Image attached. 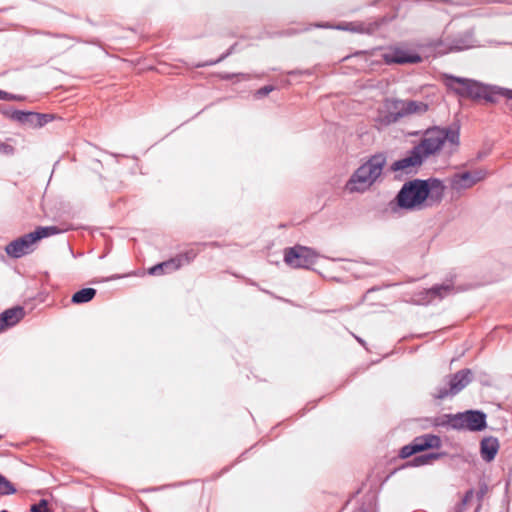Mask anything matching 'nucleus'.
I'll use <instances>...</instances> for the list:
<instances>
[{"instance_id": "obj_1", "label": "nucleus", "mask_w": 512, "mask_h": 512, "mask_svg": "<svg viewBox=\"0 0 512 512\" xmlns=\"http://www.w3.org/2000/svg\"><path fill=\"white\" fill-rule=\"evenodd\" d=\"M445 187L437 178L413 179L405 182L398 191L395 202L406 211H421L439 203Z\"/></svg>"}, {"instance_id": "obj_2", "label": "nucleus", "mask_w": 512, "mask_h": 512, "mask_svg": "<svg viewBox=\"0 0 512 512\" xmlns=\"http://www.w3.org/2000/svg\"><path fill=\"white\" fill-rule=\"evenodd\" d=\"M444 77L447 88L462 98L496 103L498 97L501 96V87L485 85L476 80L453 75L446 74Z\"/></svg>"}, {"instance_id": "obj_3", "label": "nucleus", "mask_w": 512, "mask_h": 512, "mask_svg": "<svg viewBox=\"0 0 512 512\" xmlns=\"http://www.w3.org/2000/svg\"><path fill=\"white\" fill-rule=\"evenodd\" d=\"M386 164L383 154H375L358 167L346 183V189L351 192L368 190L382 175Z\"/></svg>"}, {"instance_id": "obj_4", "label": "nucleus", "mask_w": 512, "mask_h": 512, "mask_svg": "<svg viewBox=\"0 0 512 512\" xmlns=\"http://www.w3.org/2000/svg\"><path fill=\"white\" fill-rule=\"evenodd\" d=\"M459 137L458 129L433 127L424 132L423 138L415 147L427 159L429 156L440 151L446 142L457 146L459 144Z\"/></svg>"}, {"instance_id": "obj_5", "label": "nucleus", "mask_w": 512, "mask_h": 512, "mask_svg": "<svg viewBox=\"0 0 512 512\" xmlns=\"http://www.w3.org/2000/svg\"><path fill=\"white\" fill-rule=\"evenodd\" d=\"M473 379L469 368L461 369L454 374L445 376L434 388L432 397L437 400L451 398L460 393Z\"/></svg>"}, {"instance_id": "obj_6", "label": "nucleus", "mask_w": 512, "mask_h": 512, "mask_svg": "<svg viewBox=\"0 0 512 512\" xmlns=\"http://www.w3.org/2000/svg\"><path fill=\"white\" fill-rule=\"evenodd\" d=\"M318 254L311 248L301 245L286 248L284 261L292 268L309 269L316 263Z\"/></svg>"}, {"instance_id": "obj_7", "label": "nucleus", "mask_w": 512, "mask_h": 512, "mask_svg": "<svg viewBox=\"0 0 512 512\" xmlns=\"http://www.w3.org/2000/svg\"><path fill=\"white\" fill-rule=\"evenodd\" d=\"M454 423L457 430L482 431L487 426V416L480 410H468L457 413Z\"/></svg>"}, {"instance_id": "obj_8", "label": "nucleus", "mask_w": 512, "mask_h": 512, "mask_svg": "<svg viewBox=\"0 0 512 512\" xmlns=\"http://www.w3.org/2000/svg\"><path fill=\"white\" fill-rule=\"evenodd\" d=\"M37 241L38 240L33 231L11 241L5 247V251L10 257L20 258L31 253L34 250V244Z\"/></svg>"}, {"instance_id": "obj_9", "label": "nucleus", "mask_w": 512, "mask_h": 512, "mask_svg": "<svg viewBox=\"0 0 512 512\" xmlns=\"http://www.w3.org/2000/svg\"><path fill=\"white\" fill-rule=\"evenodd\" d=\"M486 177V172L483 170H476L474 172L456 173L451 177L450 185L455 191H461L471 188L479 181Z\"/></svg>"}, {"instance_id": "obj_10", "label": "nucleus", "mask_w": 512, "mask_h": 512, "mask_svg": "<svg viewBox=\"0 0 512 512\" xmlns=\"http://www.w3.org/2000/svg\"><path fill=\"white\" fill-rule=\"evenodd\" d=\"M403 118V114L401 113L398 105H396V100H386L385 102V110L379 111L377 117L375 118V123L378 129L387 127L391 124L397 123L400 119Z\"/></svg>"}, {"instance_id": "obj_11", "label": "nucleus", "mask_w": 512, "mask_h": 512, "mask_svg": "<svg viewBox=\"0 0 512 512\" xmlns=\"http://www.w3.org/2000/svg\"><path fill=\"white\" fill-rule=\"evenodd\" d=\"M386 64H416L421 62V56L401 48H392L383 54Z\"/></svg>"}, {"instance_id": "obj_12", "label": "nucleus", "mask_w": 512, "mask_h": 512, "mask_svg": "<svg viewBox=\"0 0 512 512\" xmlns=\"http://www.w3.org/2000/svg\"><path fill=\"white\" fill-rule=\"evenodd\" d=\"M424 160L425 158L419 152L418 148L414 146L405 157L395 161L392 164L391 169L393 171H404L406 173H410L414 169L420 167Z\"/></svg>"}, {"instance_id": "obj_13", "label": "nucleus", "mask_w": 512, "mask_h": 512, "mask_svg": "<svg viewBox=\"0 0 512 512\" xmlns=\"http://www.w3.org/2000/svg\"><path fill=\"white\" fill-rule=\"evenodd\" d=\"M403 118L409 115H422L429 109V105L422 101L395 99Z\"/></svg>"}, {"instance_id": "obj_14", "label": "nucleus", "mask_w": 512, "mask_h": 512, "mask_svg": "<svg viewBox=\"0 0 512 512\" xmlns=\"http://www.w3.org/2000/svg\"><path fill=\"white\" fill-rule=\"evenodd\" d=\"M499 450V441L496 437H484L480 442L481 458L486 462L494 460Z\"/></svg>"}, {"instance_id": "obj_15", "label": "nucleus", "mask_w": 512, "mask_h": 512, "mask_svg": "<svg viewBox=\"0 0 512 512\" xmlns=\"http://www.w3.org/2000/svg\"><path fill=\"white\" fill-rule=\"evenodd\" d=\"M24 317V310L21 307H14L5 310L0 314V332L8 327L17 324Z\"/></svg>"}, {"instance_id": "obj_16", "label": "nucleus", "mask_w": 512, "mask_h": 512, "mask_svg": "<svg viewBox=\"0 0 512 512\" xmlns=\"http://www.w3.org/2000/svg\"><path fill=\"white\" fill-rule=\"evenodd\" d=\"M451 43L453 52L462 51L474 47L475 39L472 31L467 30L451 38Z\"/></svg>"}, {"instance_id": "obj_17", "label": "nucleus", "mask_w": 512, "mask_h": 512, "mask_svg": "<svg viewBox=\"0 0 512 512\" xmlns=\"http://www.w3.org/2000/svg\"><path fill=\"white\" fill-rule=\"evenodd\" d=\"M412 442L415 446L417 453L430 448H439L441 446L440 437L432 434H426L416 437Z\"/></svg>"}, {"instance_id": "obj_18", "label": "nucleus", "mask_w": 512, "mask_h": 512, "mask_svg": "<svg viewBox=\"0 0 512 512\" xmlns=\"http://www.w3.org/2000/svg\"><path fill=\"white\" fill-rule=\"evenodd\" d=\"M178 269H179V262H178V260H175L173 257L167 261H164V262L154 265L153 267H151L149 269L148 272L150 275H162L164 273H171Z\"/></svg>"}, {"instance_id": "obj_19", "label": "nucleus", "mask_w": 512, "mask_h": 512, "mask_svg": "<svg viewBox=\"0 0 512 512\" xmlns=\"http://www.w3.org/2000/svg\"><path fill=\"white\" fill-rule=\"evenodd\" d=\"M454 292V285L453 283L446 282L442 283L440 285H435L429 290H427V294L430 296V299L439 298L442 299L445 296L451 294Z\"/></svg>"}, {"instance_id": "obj_20", "label": "nucleus", "mask_w": 512, "mask_h": 512, "mask_svg": "<svg viewBox=\"0 0 512 512\" xmlns=\"http://www.w3.org/2000/svg\"><path fill=\"white\" fill-rule=\"evenodd\" d=\"M35 112L15 110L11 111L10 119L24 125L34 127Z\"/></svg>"}, {"instance_id": "obj_21", "label": "nucleus", "mask_w": 512, "mask_h": 512, "mask_svg": "<svg viewBox=\"0 0 512 512\" xmlns=\"http://www.w3.org/2000/svg\"><path fill=\"white\" fill-rule=\"evenodd\" d=\"M96 295V290L94 288H83L72 296V303L74 304H83L91 301Z\"/></svg>"}, {"instance_id": "obj_22", "label": "nucleus", "mask_w": 512, "mask_h": 512, "mask_svg": "<svg viewBox=\"0 0 512 512\" xmlns=\"http://www.w3.org/2000/svg\"><path fill=\"white\" fill-rule=\"evenodd\" d=\"M457 418L456 414H443L432 419V425L435 427H450L457 430V426L454 423Z\"/></svg>"}, {"instance_id": "obj_23", "label": "nucleus", "mask_w": 512, "mask_h": 512, "mask_svg": "<svg viewBox=\"0 0 512 512\" xmlns=\"http://www.w3.org/2000/svg\"><path fill=\"white\" fill-rule=\"evenodd\" d=\"M429 46L437 53V54H446L449 52H453L451 39H436L429 43Z\"/></svg>"}, {"instance_id": "obj_24", "label": "nucleus", "mask_w": 512, "mask_h": 512, "mask_svg": "<svg viewBox=\"0 0 512 512\" xmlns=\"http://www.w3.org/2000/svg\"><path fill=\"white\" fill-rule=\"evenodd\" d=\"M440 456H441L440 453H434V452L419 455L411 460L410 465L415 466V467L426 465V464L431 463L433 460L440 458Z\"/></svg>"}, {"instance_id": "obj_25", "label": "nucleus", "mask_w": 512, "mask_h": 512, "mask_svg": "<svg viewBox=\"0 0 512 512\" xmlns=\"http://www.w3.org/2000/svg\"><path fill=\"white\" fill-rule=\"evenodd\" d=\"M61 232L62 230L59 229L57 226H40L34 231V234L37 240H41L42 238L53 236Z\"/></svg>"}, {"instance_id": "obj_26", "label": "nucleus", "mask_w": 512, "mask_h": 512, "mask_svg": "<svg viewBox=\"0 0 512 512\" xmlns=\"http://www.w3.org/2000/svg\"><path fill=\"white\" fill-rule=\"evenodd\" d=\"M336 28L339 30H349V31L359 32V33H371L372 32V29L366 28L363 24L349 23V24H346L345 26L338 25Z\"/></svg>"}, {"instance_id": "obj_27", "label": "nucleus", "mask_w": 512, "mask_h": 512, "mask_svg": "<svg viewBox=\"0 0 512 512\" xmlns=\"http://www.w3.org/2000/svg\"><path fill=\"white\" fill-rule=\"evenodd\" d=\"M196 257V253L193 250L187 251L185 253H180L174 257L175 260L179 262V269L186 264L191 263Z\"/></svg>"}, {"instance_id": "obj_28", "label": "nucleus", "mask_w": 512, "mask_h": 512, "mask_svg": "<svg viewBox=\"0 0 512 512\" xmlns=\"http://www.w3.org/2000/svg\"><path fill=\"white\" fill-rule=\"evenodd\" d=\"M16 492L13 484L4 476L0 475V495H10Z\"/></svg>"}, {"instance_id": "obj_29", "label": "nucleus", "mask_w": 512, "mask_h": 512, "mask_svg": "<svg viewBox=\"0 0 512 512\" xmlns=\"http://www.w3.org/2000/svg\"><path fill=\"white\" fill-rule=\"evenodd\" d=\"M30 512H52V510L48 507V501L41 499L30 507Z\"/></svg>"}, {"instance_id": "obj_30", "label": "nucleus", "mask_w": 512, "mask_h": 512, "mask_svg": "<svg viewBox=\"0 0 512 512\" xmlns=\"http://www.w3.org/2000/svg\"><path fill=\"white\" fill-rule=\"evenodd\" d=\"M35 116L36 117H34V127H42L52 119V116L49 114H41L35 112Z\"/></svg>"}, {"instance_id": "obj_31", "label": "nucleus", "mask_w": 512, "mask_h": 512, "mask_svg": "<svg viewBox=\"0 0 512 512\" xmlns=\"http://www.w3.org/2000/svg\"><path fill=\"white\" fill-rule=\"evenodd\" d=\"M417 453L415 446L413 442H411L409 445H406L401 448L399 456L403 459L408 458L412 456L413 454Z\"/></svg>"}, {"instance_id": "obj_32", "label": "nucleus", "mask_w": 512, "mask_h": 512, "mask_svg": "<svg viewBox=\"0 0 512 512\" xmlns=\"http://www.w3.org/2000/svg\"><path fill=\"white\" fill-rule=\"evenodd\" d=\"M274 90V86L272 85H266L262 88H260L259 90H257L256 92V97H264L266 95H268L270 92H272Z\"/></svg>"}, {"instance_id": "obj_33", "label": "nucleus", "mask_w": 512, "mask_h": 512, "mask_svg": "<svg viewBox=\"0 0 512 512\" xmlns=\"http://www.w3.org/2000/svg\"><path fill=\"white\" fill-rule=\"evenodd\" d=\"M13 147L6 143H0V152L3 154H12L13 153Z\"/></svg>"}, {"instance_id": "obj_34", "label": "nucleus", "mask_w": 512, "mask_h": 512, "mask_svg": "<svg viewBox=\"0 0 512 512\" xmlns=\"http://www.w3.org/2000/svg\"><path fill=\"white\" fill-rule=\"evenodd\" d=\"M501 96L505 97L508 100H512V90L502 88Z\"/></svg>"}, {"instance_id": "obj_35", "label": "nucleus", "mask_w": 512, "mask_h": 512, "mask_svg": "<svg viewBox=\"0 0 512 512\" xmlns=\"http://www.w3.org/2000/svg\"><path fill=\"white\" fill-rule=\"evenodd\" d=\"M472 497H473V490H468V491L465 493L464 497H463V500H462V501H463V504H464V505H465V504H467V503L470 501V499H471Z\"/></svg>"}, {"instance_id": "obj_36", "label": "nucleus", "mask_w": 512, "mask_h": 512, "mask_svg": "<svg viewBox=\"0 0 512 512\" xmlns=\"http://www.w3.org/2000/svg\"><path fill=\"white\" fill-rule=\"evenodd\" d=\"M231 50H232V48L227 53L222 55L219 59H217L216 61L209 62V63H207V65H213V64H216V63L222 61L224 58H226L231 53Z\"/></svg>"}, {"instance_id": "obj_37", "label": "nucleus", "mask_w": 512, "mask_h": 512, "mask_svg": "<svg viewBox=\"0 0 512 512\" xmlns=\"http://www.w3.org/2000/svg\"><path fill=\"white\" fill-rule=\"evenodd\" d=\"M21 99H22V97H20V96H16V95L8 93V96L6 97L5 100H21Z\"/></svg>"}, {"instance_id": "obj_38", "label": "nucleus", "mask_w": 512, "mask_h": 512, "mask_svg": "<svg viewBox=\"0 0 512 512\" xmlns=\"http://www.w3.org/2000/svg\"><path fill=\"white\" fill-rule=\"evenodd\" d=\"M11 111H14L13 109H4L3 114L10 118Z\"/></svg>"}, {"instance_id": "obj_39", "label": "nucleus", "mask_w": 512, "mask_h": 512, "mask_svg": "<svg viewBox=\"0 0 512 512\" xmlns=\"http://www.w3.org/2000/svg\"><path fill=\"white\" fill-rule=\"evenodd\" d=\"M7 96H8L7 92L0 90V99H6Z\"/></svg>"}, {"instance_id": "obj_40", "label": "nucleus", "mask_w": 512, "mask_h": 512, "mask_svg": "<svg viewBox=\"0 0 512 512\" xmlns=\"http://www.w3.org/2000/svg\"><path fill=\"white\" fill-rule=\"evenodd\" d=\"M301 73H302L301 71L294 70V71H290L288 74L296 75V74H301Z\"/></svg>"}, {"instance_id": "obj_41", "label": "nucleus", "mask_w": 512, "mask_h": 512, "mask_svg": "<svg viewBox=\"0 0 512 512\" xmlns=\"http://www.w3.org/2000/svg\"><path fill=\"white\" fill-rule=\"evenodd\" d=\"M232 76H233V75H231V74H226V75H224V76H223V78H224V79H230Z\"/></svg>"}, {"instance_id": "obj_42", "label": "nucleus", "mask_w": 512, "mask_h": 512, "mask_svg": "<svg viewBox=\"0 0 512 512\" xmlns=\"http://www.w3.org/2000/svg\"><path fill=\"white\" fill-rule=\"evenodd\" d=\"M244 79H248V77L245 74H240Z\"/></svg>"}, {"instance_id": "obj_43", "label": "nucleus", "mask_w": 512, "mask_h": 512, "mask_svg": "<svg viewBox=\"0 0 512 512\" xmlns=\"http://www.w3.org/2000/svg\"><path fill=\"white\" fill-rule=\"evenodd\" d=\"M317 27H326L325 25L318 24Z\"/></svg>"}, {"instance_id": "obj_44", "label": "nucleus", "mask_w": 512, "mask_h": 512, "mask_svg": "<svg viewBox=\"0 0 512 512\" xmlns=\"http://www.w3.org/2000/svg\"><path fill=\"white\" fill-rule=\"evenodd\" d=\"M358 342H360L361 344H363V341L359 338H357Z\"/></svg>"}]
</instances>
